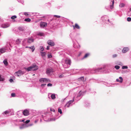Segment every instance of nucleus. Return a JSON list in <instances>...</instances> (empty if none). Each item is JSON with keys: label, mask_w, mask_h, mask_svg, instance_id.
<instances>
[{"label": "nucleus", "mask_w": 131, "mask_h": 131, "mask_svg": "<svg viewBox=\"0 0 131 131\" xmlns=\"http://www.w3.org/2000/svg\"><path fill=\"white\" fill-rule=\"evenodd\" d=\"M54 16L55 17H57L58 18H59L60 17V16H59L58 15H54Z\"/></svg>", "instance_id": "60"}, {"label": "nucleus", "mask_w": 131, "mask_h": 131, "mask_svg": "<svg viewBox=\"0 0 131 131\" xmlns=\"http://www.w3.org/2000/svg\"><path fill=\"white\" fill-rule=\"evenodd\" d=\"M46 49L47 50H49L50 49V46H47L46 48Z\"/></svg>", "instance_id": "62"}, {"label": "nucleus", "mask_w": 131, "mask_h": 131, "mask_svg": "<svg viewBox=\"0 0 131 131\" xmlns=\"http://www.w3.org/2000/svg\"><path fill=\"white\" fill-rule=\"evenodd\" d=\"M53 71L52 69H48L46 70V73L48 75H50L51 73Z\"/></svg>", "instance_id": "22"}, {"label": "nucleus", "mask_w": 131, "mask_h": 131, "mask_svg": "<svg viewBox=\"0 0 131 131\" xmlns=\"http://www.w3.org/2000/svg\"><path fill=\"white\" fill-rule=\"evenodd\" d=\"M18 29L19 30L21 31H24V29L23 27H19L18 28Z\"/></svg>", "instance_id": "42"}, {"label": "nucleus", "mask_w": 131, "mask_h": 131, "mask_svg": "<svg viewBox=\"0 0 131 131\" xmlns=\"http://www.w3.org/2000/svg\"><path fill=\"white\" fill-rule=\"evenodd\" d=\"M105 8L106 9H107V10H108L109 11H111V10H109V9H108V7H105Z\"/></svg>", "instance_id": "63"}, {"label": "nucleus", "mask_w": 131, "mask_h": 131, "mask_svg": "<svg viewBox=\"0 0 131 131\" xmlns=\"http://www.w3.org/2000/svg\"><path fill=\"white\" fill-rule=\"evenodd\" d=\"M85 92H82L80 91L79 92L74 93L73 99H74V101H78L79 100Z\"/></svg>", "instance_id": "2"}, {"label": "nucleus", "mask_w": 131, "mask_h": 131, "mask_svg": "<svg viewBox=\"0 0 131 131\" xmlns=\"http://www.w3.org/2000/svg\"><path fill=\"white\" fill-rule=\"evenodd\" d=\"M40 53L42 57H44L46 55V53L45 52L40 51Z\"/></svg>", "instance_id": "26"}, {"label": "nucleus", "mask_w": 131, "mask_h": 131, "mask_svg": "<svg viewBox=\"0 0 131 131\" xmlns=\"http://www.w3.org/2000/svg\"><path fill=\"white\" fill-rule=\"evenodd\" d=\"M47 26V24L43 22H41L40 23V26L41 28H44Z\"/></svg>", "instance_id": "20"}, {"label": "nucleus", "mask_w": 131, "mask_h": 131, "mask_svg": "<svg viewBox=\"0 0 131 131\" xmlns=\"http://www.w3.org/2000/svg\"><path fill=\"white\" fill-rule=\"evenodd\" d=\"M38 67L35 64H34L31 66L25 68L26 70L29 71H35L37 70Z\"/></svg>", "instance_id": "3"}, {"label": "nucleus", "mask_w": 131, "mask_h": 131, "mask_svg": "<svg viewBox=\"0 0 131 131\" xmlns=\"http://www.w3.org/2000/svg\"><path fill=\"white\" fill-rule=\"evenodd\" d=\"M34 41V39L32 38H29L24 39L23 41V44L25 45L27 43H31Z\"/></svg>", "instance_id": "6"}, {"label": "nucleus", "mask_w": 131, "mask_h": 131, "mask_svg": "<svg viewBox=\"0 0 131 131\" xmlns=\"http://www.w3.org/2000/svg\"><path fill=\"white\" fill-rule=\"evenodd\" d=\"M71 60L69 59H67L64 60V63L62 61L63 66L65 68H68L70 67L71 64Z\"/></svg>", "instance_id": "4"}, {"label": "nucleus", "mask_w": 131, "mask_h": 131, "mask_svg": "<svg viewBox=\"0 0 131 131\" xmlns=\"http://www.w3.org/2000/svg\"><path fill=\"white\" fill-rule=\"evenodd\" d=\"M114 67L116 70H118L120 68V67L118 65L115 66Z\"/></svg>", "instance_id": "47"}, {"label": "nucleus", "mask_w": 131, "mask_h": 131, "mask_svg": "<svg viewBox=\"0 0 131 131\" xmlns=\"http://www.w3.org/2000/svg\"><path fill=\"white\" fill-rule=\"evenodd\" d=\"M64 77V76L63 74H61L59 76V78H61L63 77Z\"/></svg>", "instance_id": "55"}, {"label": "nucleus", "mask_w": 131, "mask_h": 131, "mask_svg": "<svg viewBox=\"0 0 131 131\" xmlns=\"http://www.w3.org/2000/svg\"><path fill=\"white\" fill-rule=\"evenodd\" d=\"M38 35L39 36H44V34L43 33L40 32L38 34Z\"/></svg>", "instance_id": "44"}, {"label": "nucleus", "mask_w": 131, "mask_h": 131, "mask_svg": "<svg viewBox=\"0 0 131 131\" xmlns=\"http://www.w3.org/2000/svg\"><path fill=\"white\" fill-rule=\"evenodd\" d=\"M50 110L51 111L53 112V113L54 114L55 113V110L54 108H51L50 109Z\"/></svg>", "instance_id": "46"}, {"label": "nucleus", "mask_w": 131, "mask_h": 131, "mask_svg": "<svg viewBox=\"0 0 131 131\" xmlns=\"http://www.w3.org/2000/svg\"><path fill=\"white\" fill-rule=\"evenodd\" d=\"M13 111V110H7L3 112L2 113V114L4 115H7V114L9 113L10 112Z\"/></svg>", "instance_id": "19"}, {"label": "nucleus", "mask_w": 131, "mask_h": 131, "mask_svg": "<svg viewBox=\"0 0 131 131\" xmlns=\"http://www.w3.org/2000/svg\"><path fill=\"white\" fill-rule=\"evenodd\" d=\"M128 67L127 66H123L122 67V69H127Z\"/></svg>", "instance_id": "43"}, {"label": "nucleus", "mask_w": 131, "mask_h": 131, "mask_svg": "<svg viewBox=\"0 0 131 131\" xmlns=\"http://www.w3.org/2000/svg\"><path fill=\"white\" fill-rule=\"evenodd\" d=\"M90 103L88 101H85L84 102V106L86 107H88L90 106Z\"/></svg>", "instance_id": "28"}, {"label": "nucleus", "mask_w": 131, "mask_h": 131, "mask_svg": "<svg viewBox=\"0 0 131 131\" xmlns=\"http://www.w3.org/2000/svg\"><path fill=\"white\" fill-rule=\"evenodd\" d=\"M50 120H49V121H55L57 119L56 118L54 117L52 118H50Z\"/></svg>", "instance_id": "38"}, {"label": "nucleus", "mask_w": 131, "mask_h": 131, "mask_svg": "<svg viewBox=\"0 0 131 131\" xmlns=\"http://www.w3.org/2000/svg\"><path fill=\"white\" fill-rule=\"evenodd\" d=\"M17 1L19 3H20L23 5H24V1L23 0H17Z\"/></svg>", "instance_id": "36"}, {"label": "nucleus", "mask_w": 131, "mask_h": 131, "mask_svg": "<svg viewBox=\"0 0 131 131\" xmlns=\"http://www.w3.org/2000/svg\"><path fill=\"white\" fill-rule=\"evenodd\" d=\"M6 48H2L0 49V52L2 53H4L6 51Z\"/></svg>", "instance_id": "24"}, {"label": "nucleus", "mask_w": 131, "mask_h": 131, "mask_svg": "<svg viewBox=\"0 0 131 131\" xmlns=\"http://www.w3.org/2000/svg\"><path fill=\"white\" fill-rule=\"evenodd\" d=\"M17 17V16L16 15H13L11 17V19H15Z\"/></svg>", "instance_id": "41"}, {"label": "nucleus", "mask_w": 131, "mask_h": 131, "mask_svg": "<svg viewBox=\"0 0 131 131\" xmlns=\"http://www.w3.org/2000/svg\"><path fill=\"white\" fill-rule=\"evenodd\" d=\"M22 113L25 116H27L29 114L28 110L26 109L24 110Z\"/></svg>", "instance_id": "18"}, {"label": "nucleus", "mask_w": 131, "mask_h": 131, "mask_svg": "<svg viewBox=\"0 0 131 131\" xmlns=\"http://www.w3.org/2000/svg\"><path fill=\"white\" fill-rule=\"evenodd\" d=\"M25 120V119H22V120H21L20 119H16V120L15 121L19 123V122H24Z\"/></svg>", "instance_id": "34"}, {"label": "nucleus", "mask_w": 131, "mask_h": 131, "mask_svg": "<svg viewBox=\"0 0 131 131\" xmlns=\"http://www.w3.org/2000/svg\"><path fill=\"white\" fill-rule=\"evenodd\" d=\"M51 112H46L43 115H42L41 116V117L44 120L47 121V120L45 119H48V120H49V117L52 116L51 114Z\"/></svg>", "instance_id": "7"}, {"label": "nucleus", "mask_w": 131, "mask_h": 131, "mask_svg": "<svg viewBox=\"0 0 131 131\" xmlns=\"http://www.w3.org/2000/svg\"><path fill=\"white\" fill-rule=\"evenodd\" d=\"M52 57L51 55L50 54H48V57L49 58H52Z\"/></svg>", "instance_id": "50"}, {"label": "nucleus", "mask_w": 131, "mask_h": 131, "mask_svg": "<svg viewBox=\"0 0 131 131\" xmlns=\"http://www.w3.org/2000/svg\"><path fill=\"white\" fill-rule=\"evenodd\" d=\"M22 39H18L16 41V43L17 45H18L20 43Z\"/></svg>", "instance_id": "25"}, {"label": "nucleus", "mask_w": 131, "mask_h": 131, "mask_svg": "<svg viewBox=\"0 0 131 131\" xmlns=\"http://www.w3.org/2000/svg\"><path fill=\"white\" fill-rule=\"evenodd\" d=\"M74 99L70 100L68 102L64 105L65 108H69L73 105V103L74 101Z\"/></svg>", "instance_id": "8"}, {"label": "nucleus", "mask_w": 131, "mask_h": 131, "mask_svg": "<svg viewBox=\"0 0 131 131\" xmlns=\"http://www.w3.org/2000/svg\"><path fill=\"white\" fill-rule=\"evenodd\" d=\"M28 127L27 124H23L19 127V128L20 129H22Z\"/></svg>", "instance_id": "15"}, {"label": "nucleus", "mask_w": 131, "mask_h": 131, "mask_svg": "<svg viewBox=\"0 0 131 131\" xmlns=\"http://www.w3.org/2000/svg\"><path fill=\"white\" fill-rule=\"evenodd\" d=\"M24 21L27 22H29L31 21V19L29 18H26L25 19Z\"/></svg>", "instance_id": "40"}, {"label": "nucleus", "mask_w": 131, "mask_h": 131, "mask_svg": "<svg viewBox=\"0 0 131 131\" xmlns=\"http://www.w3.org/2000/svg\"><path fill=\"white\" fill-rule=\"evenodd\" d=\"M52 85L51 83H49L47 84V86H52Z\"/></svg>", "instance_id": "56"}, {"label": "nucleus", "mask_w": 131, "mask_h": 131, "mask_svg": "<svg viewBox=\"0 0 131 131\" xmlns=\"http://www.w3.org/2000/svg\"><path fill=\"white\" fill-rule=\"evenodd\" d=\"M127 14L128 16H131V12L130 11H128L127 13Z\"/></svg>", "instance_id": "49"}, {"label": "nucleus", "mask_w": 131, "mask_h": 131, "mask_svg": "<svg viewBox=\"0 0 131 131\" xmlns=\"http://www.w3.org/2000/svg\"><path fill=\"white\" fill-rule=\"evenodd\" d=\"M23 74V73L21 70H19L18 71L15 73V75L19 77Z\"/></svg>", "instance_id": "12"}, {"label": "nucleus", "mask_w": 131, "mask_h": 131, "mask_svg": "<svg viewBox=\"0 0 131 131\" xmlns=\"http://www.w3.org/2000/svg\"><path fill=\"white\" fill-rule=\"evenodd\" d=\"M29 48L32 50V52L34 51L35 49V48L34 46L29 47Z\"/></svg>", "instance_id": "37"}, {"label": "nucleus", "mask_w": 131, "mask_h": 131, "mask_svg": "<svg viewBox=\"0 0 131 131\" xmlns=\"http://www.w3.org/2000/svg\"><path fill=\"white\" fill-rule=\"evenodd\" d=\"M40 50L41 51H43L44 50V48L43 47V46H40Z\"/></svg>", "instance_id": "45"}, {"label": "nucleus", "mask_w": 131, "mask_h": 131, "mask_svg": "<svg viewBox=\"0 0 131 131\" xmlns=\"http://www.w3.org/2000/svg\"><path fill=\"white\" fill-rule=\"evenodd\" d=\"M67 97H66L64 99H62L61 100V102H64L65 100L66 99Z\"/></svg>", "instance_id": "58"}, {"label": "nucleus", "mask_w": 131, "mask_h": 131, "mask_svg": "<svg viewBox=\"0 0 131 131\" xmlns=\"http://www.w3.org/2000/svg\"><path fill=\"white\" fill-rule=\"evenodd\" d=\"M70 36L71 37L72 40V42L73 43V47H74L76 48H80V47L79 44L78 43H74V40L71 37V35H70Z\"/></svg>", "instance_id": "10"}, {"label": "nucleus", "mask_w": 131, "mask_h": 131, "mask_svg": "<svg viewBox=\"0 0 131 131\" xmlns=\"http://www.w3.org/2000/svg\"><path fill=\"white\" fill-rule=\"evenodd\" d=\"M39 81L41 83H47L50 82V80L46 78H41L39 79Z\"/></svg>", "instance_id": "9"}, {"label": "nucleus", "mask_w": 131, "mask_h": 131, "mask_svg": "<svg viewBox=\"0 0 131 131\" xmlns=\"http://www.w3.org/2000/svg\"><path fill=\"white\" fill-rule=\"evenodd\" d=\"M123 81V79L122 77H120L119 79H116V81L117 82H118L121 83Z\"/></svg>", "instance_id": "21"}, {"label": "nucleus", "mask_w": 131, "mask_h": 131, "mask_svg": "<svg viewBox=\"0 0 131 131\" xmlns=\"http://www.w3.org/2000/svg\"><path fill=\"white\" fill-rule=\"evenodd\" d=\"M48 44L51 46H53L55 45L54 42L52 40H49L47 41Z\"/></svg>", "instance_id": "13"}, {"label": "nucleus", "mask_w": 131, "mask_h": 131, "mask_svg": "<svg viewBox=\"0 0 131 131\" xmlns=\"http://www.w3.org/2000/svg\"><path fill=\"white\" fill-rule=\"evenodd\" d=\"M115 63L116 64L121 65L122 64V63L119 61H116L115 62Z\"/></svg>", "instance_id": "35"}, {"label": "nucleus", "mask_w": 131, "mask_h": 131, "mask_svg": "<svg viewBox=\"0 0 131 131\" xmlns=\"http://www.w3.org/2000/svg\"><path fill=\"white\" fill-rule=\"evenodd\" d=\"M23 14H24L26 16H27L29 15V14H28V13L27 12H24V13H19V15H20L21 14L23 15Z\"/></svg>", "instance_id": "33"}, {"label": "nucleus", "mask_w": 131, "mask_h": 131, "mask_svg": "<svg viewBox=\"0 0 131 131\" xmlns=\"http://www.w3.org/2000/svg\"><path fill=\"white\" fill-rule=\"evenodd\" d=\"M73 27L74 28H75L78 29H80V26L77 23L75 24L74 26H73Z\"/></svg>", "instance_id": "29"}, {"label": "nucleus", "mask_w": 131, "mask_h": 131, "mask_svg": "<svg viewBox=\"0 0 131 131\" xmlns=\"http://www.w3.org/2000/svg\"><path fill=\"white\" fill-rule=\"evenodd\" d=\"M11 96L12 97H15L16 96L15 94L14 93H11Z\"/></svg>", "instance_id": "53"}, {"label": "nucleus", "mask_w": 131, "mask_h": 131, "mask_svg": "<svg viewBox=\"0 0 131 131\" xmlns=\"http://www.w3.org/2000/svg\"><path fill=\"white\" fill-rule=\"evenodd\" d=\"M46 85V83L42 84L41 85V86L42 88H43Z\"/></svg>", "instance_id": "52"}, {"label": "nucleus", "mask_w": 131, "mask_h": 131, "mask_svg": "<svg viewBox=\"0 0 131 131\" xmlns=\"http://www.w3.org/2000/svg\"><path fill=\"white\" fill-rule=\"evenodd\" d=\"M90 53H88L85 54L84 56L83 57V58L84 59L87 58L90 55Z\"/></svg>", "instance_id": "32"}, {"label": "nucleus", "mask_w": 131, "mask_h": 131, "mask_svg": "<svg viewBox=\"0 0 131 131\" xmlns=\"http://www.w3.org/2000/svg\"><path fill=\"white\" fill-rule=\"evenodd\" d=\"M117 56V55L116 54H113L112 55V57L113 58H115Z\"/></svg>", "instance_id": "48"}, {"label": "nucleus", "mask_w": 131, "mask_h": 131, "mask_svg": "<svg viewBox=\"0 0 131 131\" xmlns=\"http://www.w3.org/2000/svg\"><path fill=\"white\" fill-rule=\"evenodd\" d=\"M61 7L60 6H58L57 7L58 9H60V8H61Z\"/></svg>", "instance_id": "64"}, {"label": "nucleus", "mask_w": 131, "mask_h": 131, "mask_svg": "<svg viewBox=\"0 0 131 131\" xmlns=\"http://www.w3.org/2000/svg\"><path fill=\"white\" fill-rule=\"evenodd\" d=\"M30 120H26L25 122V124H27L28 123L30 122Z\"/></svg>", "instance_id": "57"}, {"label": "nucleus", "mask_w": 131, "mask_h": 131, "mask_svg": "<svg viewBox=\"0 0 131 131\" xmlns=\"http://www.w3.org/2000/svg\"><path fill=\"white\" fill-rule=\"evenodd\" d=\"M9 81L10 82H13V80L11 79H10L9 80Z\"/></svg>", "instance_id": "61"}, {"label": "nucleus", "mask_w": 131, "mask_h": 131, "mask_svg": "<svg viewBox=\"0 0 131 131\" xmlns=\"http://www.w3.org/2000/svg\"><path fill=\"white\" fill-rule=\"evenodd\" d=\"M15 53L16 54L20 56L22 54V52L20 49H16L15 50Z\"/></svg>", "instance_id": "11"}, {"label": "nucleus", "mask_w": 131, "mask_h": 131, "mask_svg": "<svg viewBox=\"0 0 131 131\" xmlns=\"http://www.w3.org/2000/svg\"><path fill=\"white\" fill-rule=\"evenodd\" d=\"M78 81L82 82H84V78L83 77H81L79 78L78 79Z\"/></svg>", "instance_id": "23"}, {"label": "nucleus", "mask_w": 131, "mask_h": 131, "mask_svg": "<svg viewBox=\"0 0 131 131\" xmlns=\"http://www.w3.org/2000/svg\"><path fill=\"white\" fill-rule=\"evenodd\" d=\"M127 20L128 21H131V18L129 17H128Z\"/></svg>", "instance_id": "54"}, {"label": "nucleus", "mask_w": 131, "mask_h": 131, "mask_svg": "<svg viewBox=\"0 0 131 131\" xmlns=\"http://www.w3.org/2000/svg\"><path fill=\"white\" fill-rule=\"evenodd\" d=\"M108 64L104 66L103 67L97 68H93L92 69H83L81 70V71L85 74L93 73L97 72H101L102 71L103 69H104L106 66L108 67Z\"/></svg>", "instance_id": "1"}, {"label": "nucleus", "mask_w": 131, "mask_h": 131, "mask_svg": "<svg viewBox=\"0 0 131 131\" xmlns=\"http://www.w3.org/2000/svg\"><path fill=\"white\" fill-rule=\"evenodd\" d=\"M101 19L103 22L106 24H112V22L110 21L109 19H108V17L107 15H104L102 16Z\"/></svg>", "instance_id": "5"}, {"label": "nucleus", "mask_w": 131, "mask_h": 131, "mask_svg": "<svg viewBox=\"0 0 131 131\" xmlns=\"http://www.w3.org/2000/svg\"><path fill=\"white\" fill-rule=\"evenodd\" d=\"M5 80L4 77L1 75L0 74V81H3Z\"/></svg>", "instance_id": "31"}, {"label": "nucleus", "mask_w": 131, "mask_h": 131, "mask_svg": "<svg viewBox=\"0 0 131 131\" xmlns=\"http://www.w3.org/2000/svg\"><path fill=\"white\" fill-rule=\"evenodd\" d=\"M125 6V4L123 3H121L119 5V6L121 7H124Z\"/></svg>", "instance_id": "39"}, {"label": "nucleus", "mask_w": 131, "mask_h": 131, "mask_svg": "<svg viewBox=\"0 0 131 131\" xmlns=\"http://www.w3.org/2000/svg\"><path fill=\"white\" fill-rule=\"evenodd\" d=\"M33 125L32 124H27V126H28V127L31 126Z\"/></svg>", "instance_id": "59"}, {"label": "nucleus", "mask_w": 131, "mask_h": 131, "mask_svg": "<svg viewBox=\"0 0 131 131\" xmlns=\"http://www.w3.org/2000/svg\"><path fill=\"white\" fill-rule=\"evenodd\" d=\"M3 63L6 66H7L8 64V63L7 61V59H4L3 61Z\"/></svg>", "instance_id": "30"}, {"label": "nucleus", "mask_w": 131, "mask_h": 131, "mask_svg": "<svg viewBox=\"0 0 131 131\" xmlns=\"http://www.w3.org/2000/svg\"><path fill=\"white\" fill-rule=\"evenodd\" d=\"M129 50V48L128 47H125L123 49L122 52L123 53H125L128 51Z\"/></svg>", "instance_id": "14"}, {"label": "nucleus", "mask_w": 131, "mask_h": 131, "mask_svg": "<svg viewBox=\"0 0 131 131\" xmlns=\"http://www.w3.org/2000/svg\"><path fill=\"white\" fill-rule=\"evenodd\" d=\"M110 7L111 9H112L114 7V0H110Z\"/></svg>", "instance_id": "17"}, {"label": "nucleus", "mask_w": 131, "mask_h": 131, "mask_svg": "<svg viewBox=\"0 0 131 131\" xmlns=\"http://www.w3.org/2000/svg\"><path fill=\"white\" fill-rule=\"evenodd\" d=\"M58 112L60 114H61L62 113V110L61 109L59 108L58 110Z\"/></svg>", "instance_id": "51"}, {"label": "nucleus", "mask_w": 131, "mask_h": 131, "mask_svg": "<svg viewBox=\"0 0 131 131\" xmlns=\"http://www.w3.org/2000/svg\"><path fill=\"white\" fill-rule=\"evenodd\" d=\"M10 26V25L8 23L3 24L1 25V27L3 28H6L9 27Z\"/></svg>", "instance_id": "16"}, {"label": "nucleus", "mask_w": 131, "mask_h": 131, "mask_svg": "<svg viewBox=\"0 0 131 131\" xmlns=\"http://www.w3.org/2000/svg\"><path fill=\"white\" fill-rule=\"evenodd\" d=\"M51 94V97L52 100L56 98L55 94L50 93Z\"/></svg>", "instance_id": "27"}]
</instances>
